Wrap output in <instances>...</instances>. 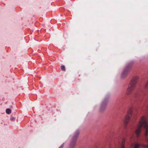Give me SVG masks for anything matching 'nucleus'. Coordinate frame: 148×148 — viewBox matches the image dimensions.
<instances>
[{
	"label": "nucleus",
	"instance_id": "f257e3e1",
	"mask_svg": "<svg viewBox=\"0 0 148 148\" xmlns=\"http://www.w3.org/2000/svg\"><path fill=\"white\" fill-rule=\"evenodd\" d=\"M143 127L145 130V136L146 140L148 142V125L146 121V117L143 116L139 122L138 127L135 131V133L137 136L138 137L140 133L141 128ZM142 146L147 148H148V145H143Z\"/></svg>",
	"mask_w": 148,
	"mask_h": 148
},
{
	"label": "nucleus",
	"instance_id": "f03ea898",
	"mask_svg": "<svg viewBox=\"0 0 148 148\" xmlns=\"http://www.w3.org/2000/svg\"><path fill=\"white\" fill-rule=\"evenodd\" d=\"M138 78V76H135L131 80L126 90L127 95H130L132 93L136 86Z\"/></svg>",
	"mask_w": 148,
	"mask_h": 148
},
{
	"label": "nucleus",
	"instance_id": "7ed1b4c3",
	"mask_svg": "<svg viewBox=\"0 0 148 148\" xmlns=\"http://www.w3.org/2000/svg\"><path fill=\"white\" fill-rule=\"evenodd\" d=\"M79 133V131L77 130L71 136L69 148H74Z\"/></svg>",
	"mask_w": 148,
	"mask_h": 148
},
{
	"label": "nucleus",
	"instance_id": "20e7f679",
	"mask_svg": "<svg viewBox=\"0 0 148 148\" xmlns=\"http://www.w3.org/2000/svg\"><path fill=\"white\" fill-rule=\"evenodd\" d=\"M132 66L130 65H129L126 66L121 73V77L122 78H124L127 76Z\"/></svg>",
	"mask_w": 148,
	"mask_h": 148
},
{
	"label": "nucleus",
	"instance_id": "39448f33",
	"mask_svg": "<svg viewBox=\"0 0 148 148\" xmlns=\"http://www.w3.org/2000/svg\"><path fill=\"white\" fill-rule=\"evenodd\" d=\"M107 102V99H104L102 101L100 109V112H103L106 110Z\"/></svg>",
	"mask_w": 148,
	"mask_h": 148
},
{
	"label": "nucleus",
	"instance_id": "423d86ee",
	"mask_svg": "<svg viewBox=\"0 0 148 148\" xmlns=\"http://www.w3.org/2000/svg\"><path fill=\"white\" fill-rule=\"evenodd\" d=\"M130 111L131 112V110H130ZM131 116V112H130L128 113L127 115L126 116L124 120V123L125 125H126L128 123L130 119Z\"/></svg>",
	"mask_w": 148,
	"mask_h": 148
},
{
	"label": "nucleus",
	"instance_id": "0eeeda50",
	"mask_svg": "<svg viewBox=\"0 0 148 148\" xmlns=\"http://www.w3.org/2000/svg\"><path fill=\"white\" fill-rule=\"evenodd\" d=\"M140 145V144L138 143H132L131 145V148H138Z\"/></svg>",
	"mask_w": 148,
	"mask_h": 148
},
{
	"label": "nucleus",
	"instance_id": "6e6552de",
	"mask_svg": "<svg viewBox=\"0 0 148 148\" xmlns=\"http://www.w3.org/2000/svg\"><path fill=\"white\" fill-rule=\"evenodd\" d=\"M6 112L7 114H9L11 113V110L10 109L8 108L6 109Z\"/></svg>",
	"mask_w": 148,
	"mask_h": 148
},
{
	"label": "nucleus",
	"instance_id": "1a4fd4ad",
	"mask_svg": "<svg viewBox=\"0 0 148 148\" xmlns=\"http://www.w3.org/2000/svg\"><path fill=\"white\" fill-rule=\"evenodd\" d=\"M61 69L62 70L65 71V67L64 66H61Z\"/></svg>",
	"mask_w": 148,
	"mask_h": 148
},
{
	"label": "nucleus",
	"instance_id": "9d476101",
	"mask_svg": "<svg viewBox=\"0 0 148 148\" xmlns=\"http://www.w3.org/2000/svg\"><path fill=\"white\" fill-rule=\"evenodd\" d=\"M64 143H63V144L60 146L59 148H62L64 146Z\"/></svg>",
	"mask_w": 148,
	"mask_h": 148
},
{
	"label": "nucleus",
	"instance_id": "9b49d317",
	"mask_svg": "<svg viewBox=\"0 0 148 148\" xmlns=\"http://www.w3.org/2000/svg\"><path fill=\"white\" fill-rule=\"evenodd\" d=\"M15 118L13 117H12L11 118H10V120L11 121H13V120H15Z\"/></svg>",
	"mask_w": 148,
	"mask_h": 148
},
{
	"label": "nucleus",
	"instance_id": "f8f14e48",
	"mask_svg": "<svg viewBox=\"0 0 148 148\" xmlns=\"http://www.w3.org/2000/svg\"><path fill=\"white\" fill-rule=\"evenodd\" d=\"M121 148H125L124 145V144L122 143V145L121 147Z\"/></svg>",
	"mask_w": 148,
	"mask_h": 148
},
{
	"label": "nucleus",
	"instance_id": "ddd939ff",
	"mask_svg": "<svg viewBox=\"0 0 148 148\" xmlns=\"http://www.w3.org/2000/svg\"><path fill=\"white\" fill-rule=\"evenodd\" d=\"M148 85V81H147V82L146 83V84L145 85V86L146 87Z\"/></svg>",
	"mask_w": 148,
	"mask_h": 148
}]
</instances>
